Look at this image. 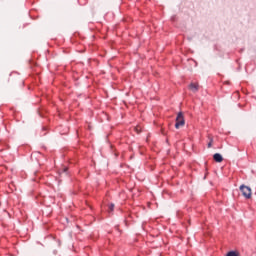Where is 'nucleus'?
<instances>
[{"instance_id":"9d476101","label":"nucleus","mask_w":256,"mask_h":256,"mask_svg":"<svg viewBox=\"0 0 256 256\" xmlns=\"http://www.w3.org/2000/svg\"><path fill=\"white\" fill-rule=\"evenodd\" d=\"M46 129H47V128L44 127V128H43V131H45Z\"/></svg>"},{"instance_id":"39448f33","label":"nucleus","mask_w":256,"mask_h":256,"mask_svg":"<svg viewBox=\"0 0 256 256\" xmlns=\"http://www.w3.org/2000/svg\"><path fill=\"white\" fill-rule=\"evenodd\" d=\"M189 87H190L191 91H193V93H197V91H199V85H197L195 83H191Z\"/></svg>"},{"instance_id":"423d86ee","label":"nucleus","mask_w":256,"mask_h":256,"mask_svg":"<svg viewBox=\"0 0 256 256\" xmlns=\"http://www.w3.org/2000/svg\"><path fill=\"white\" fill-rule=\"evenodd\" d=\"M213 147V138L210 139V141L208 142V148Z\"/></svg>"},{"instance_id":"f03ea898","label":"nucleus","mask_w":256,"mask_h":256,"mask_svg":"<svg viewBox=\"0 0 256 256\" xmlns=\"http://www.w3.org/2000/svg\"><path fill=\"white\" fill-rule=\"evenodd\" d=\"M185 125V116L183 115V112H178L176 116V123H175V129H179L180 127H183Z\"/></svg>"},{"instance_id":"7ed1b4c3","label":"nucleus","mask_w":256,"mask_h":256,"mask_svg":"<svg viewBox=\"0 0 256 256\" xmlns=\"http://www.w3.org/2000/svg\"><path fill=\"white\" fill-rule=\"evenodd\" d=\"M213 159L216 163H223V155L221 153H215Z\"/></svg>"},{"instance_id":"6e6552de","label":"nucleus","mask_w":256,"mask_h":256,"mask_svg":"<svg viewBox=\"0 0 256 256\" xmlns=\"http://www.w3.org/2000/svg\"><path fill=\"white\" fill-rule=\"evenodd\" d=\"M40 114V117H45L42 113H39Z\"/></svg>"},{"instance_id":"1a4fd4ad","label":"nucleus","mask_w":256,"mask_h":256,"mask_svg":"<svg viewBox=\"0 0 256 256\" xmlns=\"http://www.w3.org/2000/svg\"><path fill=\"white\" fill-rule=\"evenodd\" d=\"M240 53H243V49L240 50Z\"/></svg>"},{"instance_id":"20e7f679","label":"nucleus","mask_w":256,"mask_h":256,"mask_svg":"<svg viewBox=\"0 0 256 256\" xmlns=\"http://www.w3.org/2000/svg\"><path fill=\"white\" fill-rule=\"evenodd\" d=\"M225 256H241V254L237 250H230L226 253Z\"/></svg>"},{"instance_id":"f257e3e1","label":"nucleus","mask_w":256,"mask_h":256,"mask_svg":"<svg viewBox=\"0 0 256 256\" xmlns=\"http://www.w3.org/2000/svg\"><path fill=\"white\" fill-rule=\"evenodd\" d=\"M240 191L243 195V197H245V199H251V196L253 195L252 191H251V187L242 184L240 185Z\"/></svg>"},{"instance_id":"0eeeda50","label":"nucleus","mask_w":256,"mask_h":256,"mask_svg":"<svg viewBox=\"0 0 256 256\" xmlns=\"http://www.w3.org/2000/svg\"><path fill=\"white\" fill-rule=\"evenodd\" d=\"M115 209V204L111 203L109 205V211H113Z\"/></svg>"}]
</instances>
